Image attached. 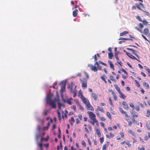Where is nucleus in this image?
Returning <instances> with one entry per match:
<instances>
[{
	"mask_svg": "<svg viewBox=\"0 0 150 150\" xmlns=\"http://www.w3.org/2000/svg\"><path fill=\"white\" fill-rule=\"evenodd\" d=\"M98 111V110H99L101 112H103L104 111L103 110V108L102 107H100L99 106H98L97 109H96Z\"/></svg>",
	"mask_w": 150,
	"mask_h": 150,
	"instance_id": "bb28decb",
	"label": "nucleus"
},
{
	"mask_svg": "<svg viewBox=\"0 0 150 150\" xmlns=\"http://www.w3.org/2000/svg\"><path fill=\"white\" fill-rule=\"evenodd\" d=\"M128 33V32L127 31H124L120 33V36H123L125 35Z\"/></svg>",
	"mask_w": 150,
	"mask_h": 150,
	"instance_id": "5701e85b",
	"label": "nucleus"
},
{
	"mask_svg": "<svg viewBox=\"0 0 150 150\" xmlns=\"http://www.w3.org/2000/svg\"><path fill=\"white\" fill-rule=\"evenodd\" d=\"M120 95V97L123 99H125L126 97V96L123 93H122V92H121L120 93H119Z\"/></svg>",
	"mask_w": 150,
	"mask_h": 150,
	"instance_id": "412c9836",
	"label": "nucleus"
},
{
	"mask_svg": "<svg viewBox=\"0 0 150 150\" xmlns=\"http://www.w3.org/2000/svg\"><path fill=\"white\" fill-rule=\"evenodd\" d=\"M78 12V9H76L73 12V15L74 17H76L77 16V13Z\"/></svg>",
	"mask_w": 150,
	"mask_h": 150,
	"instance_id": "2eb2a0df",
	"label": "nucleus"
},
{
	"mask_svg": "<svg viewBox=\"0 0 150 150\" xmlns=\"http://www.w3.org/2000/svg\"><path fill=\"white\" fill-rule=\"evenodd\" d=\"M99 118L102 121H105V118L103 117H100Z\"/></svg>",
	"mask_w": 150,
	"mask_h": 150,
	"instance_id": "3c124183",
	"label": "nucleus"
},
{
	"mask_svg": "<svg viewBox=\"0 0 150 150\" xmlns=\"http://www.w3.org/2000/svg\"><path fill=\"white\" fill-rule=\"evenodd\" d=\"M119 40H132V39H129L127 38H120L119 39Z\"/></svg>",
	"mask_w": 150,
	"mask_h": 150,
	"instance_id": "a878e982",
	"label": "nucleus"
},
{
	"mask_svg": "<svg viewBox=\"0 0 150 150\" xmlns=\"http://www.w3.org/2000/svg\"><path fill=\"white\" fill-rule=\"evenodd\" d=\"M108 98H109V104L111 106H113V104L112 102V100L111 99V98L110 97H109Z\"/></svg>",
	"mask_w": 150,
	"mask_h": 150,
	"instance_id": "c9c22d12",
	"label": "nucleus"
},
{
	"mask_svg": "<svg viewBox=\"0 0 150 150\" xmlns=\"http://www.w3.org/2000/svg\"><path fill=\"white\" fill-rule=\"evenodd\" d=\"M137 18L140 22H142V19L141 18L140 16H137Z\"/></svg>",
	"mask_w": 150,
	"mask_h": 150,
	"instance_id": "37998d69",
	"label": "nucleus"
},
{
	"mask_svg": "<svg viewBox=\"0 0 150 150\" xmlns=\"http://www.w3.org/2000/svg\"><path fill=\"white\" fill-rule=\"evenodd\" d=\"M108 63L109 64L110 67L113 70H114V65L112 63V62L110 60H109L108 61Z\"/></svg>",
	"mask_w": 150,
	"mask_h": 150,
	"instance_id": "f8f14e48",
	"label": "nucleus"
},
{
	"mask_svg": "<svg viewBox=\"0 0 150 150\" xmlns=\"http://www.w3.org/2000/svg\"><path fill=\"white\" fill-rule=\"evenodd\" d=\"M84 74H85L86 76V77L87 78V79H88L89 78V76H88V74L86 72H84Z\"/></svg>",
	"mask_w": 150,
	"mask_h": 150,
	"instance_id": "69168bd1",
	"label": "nucleus"
},
{
	"mask_svg": "<svg viewBox=\"0 0 150 150\" xmlns=\"http://www.w3.org/2000/svg\"><path fill=\"white\" fill-rule=\"evenodd\" d=\"M78 117L81 120L82 119V117L81 115L79 114L78 115Z\"/></svg>",
	"mask_w": 150,
	"mask_h": 150,
	"instance_id": "bf43d9fd",
	"label": "nucleus"
},
{
	"mask_svg": "<svg viewBox=\"0 0 150 150\" xmlns=\"http://www.w3.org/2000/svg\"><path fill=\"white\" fill-rule=\"evenodd\" d=\"M125 143L126 145H127L128 147H129L131 146V144H130L129 142L128 141H127V142H125Z\"/></svg>",
	"mask_w": 150,
	"mask_h": 150,
	"instance_id": "58836bf2",
	"label": "nucleus"
},
{
	"mask_svg": "<svg viewBox=\"0 0 150 150\" xmlns=\"http://www.w3.org/2000/svg\"><path fill=\"white\" fill-rule=\"evenodd\" d=\"M144 34L146 35L149 36L150 35V34L149 32V30L147 28H146L144 30Z\"/></svg>",
	"mask_w": 150,
	"mask_h": 150,
	"instance_id": "9d476101",
	"label": "nucleus"
},
{
	"mask_svg": "<svg viewBox=\"0 0 150 150\" xmlns=\"http://www.w3.org/2000/svg\"><path fill=\"white\" fill-rule=\"evenodd\" d=\"M143 86L147 89H149V86L148 83L146 82H144L143 83Z\"/></svg>",
	"mask_w": 150,
	"mask_h": 150,
	"instance_id": "b1692460",
	"label": "nucleus"
},
{
	"mask_svg": "<svg viewBox=\"0 0 150 150\" xmlns=\"http://www.w3.org/2000/svg\"><path fill=\"white\" fill-rule=\"evenodd\" d=\"M58 103V108L60 110L61 109V107L62 106V104L60 103L59 100V101H57Z\"/></svg>",
	"mask_w": 150,
	"mask_h": 150,
	"instance_id": "473e14b6",
	"label": "nucleus"
},
{
	"mask_svg": "<svg viewBox=\"0 0 150 150\" xmlns=\"http://www.w3.org/2000/svg\"><path fill=\"white\" fill-rule=\"evenodd\" d=\"M76 102L77 107H78V108L80 110H84L83 108L81 106V105L80 104L78 100H76Z\"/></svg>",
	"mask_w": 150,
	"mask_h": 150,
	"instance_id": "6e6552de",
	"label": "nucleus"
},
{
	"mask_svg": "<svg viewBox=\"0 0 150 150\" xmlns=\"http://www.w3.org/2000/svg\"><path fill=\"white\" fill-rule=\"evenodd\" d=\"M110 79L112 81L115 82L116 81V79L114 78L113 76L110 75Z\"/></svg>",
	"mask_w": 150,
	"mask_h": 150,
	"instance_id": "cd10ccee",
	"label": "nucleus"
},
{
	"mask_svg": "<svg viewBox=\"0 0 150 150\" xmlns=\"http://www.w3.org/2000/svg\"><path fill=\"white\" fill-rule=\"evenodd\" d=\"M69 122L71 125H72L73 123L74 122L75 120L73 117H72L71 119L69 120Z\"/></svg>",
	"mask_w": 150,
	"mask_h": 150,
	"instance_id": "f3484780",
	"label": "nucleus"
},
{
	"mask_svg": "<svg viewBox=\"0 0 150 150\" xmlns=\"http://www.w3.org/2000/svg\"><path fill=\"white\" fill-rule=\"evenodd\" d=\"M75 120L76 124H78L80 123V121L78 118H76Z\"/></svg>",
	"mask_w": 150,
	"mask_h": 150,
	"instance_id": "0e129e2a",
	"label": "nucleus"
},
{
	"mask_svg": "<svg viewBox=\"0 0 150 150\" xmlns=\"http://www.w3.org/2000/svg\"><path fill=\"white\" fill-rule=\"evenodd\" d=\"M108 58L110 59H112L113 56V54L112 52H109L108 54Z\"/></svg>",
	"mask_w": 150,
	"mask_h": 150,
	"instance_id": "7c9ffc66",
	"label": "nucleus"
},
{
	"mask_svg": "<svg viewBox=\"0 0 150 150\" xmlns=\"http://www.w3.org/2000/svg\"><path fill=\"white\" fill-rule=\"evenodd\" d=\"M86 108L87 110L92 111L94 110L93 108L91 106L89 102L88 103L86 104Z\"/></svg>",
	"mask_w": 150,
	"mask_h": 150,
	"instance_id": "39448f33",
	"label": "nucleus"
},
{
	"mask_svg": "<svg viewBox=\"0 0 150 150\" xmlns=\"http://www.w3.org/2000/svg\"><path fill=\"white\" fill-rule=\"evenodd\" d=\"M122 104L124 106V108L127 110H128V107L127 103L125 101H123L122 103Z\"/></svg>",
	"mask_w": 150,
	"mask_h": 150,
	"instance_id": "4468645a",
	"label": "nucleus"
},
{
	"mask_svg": "<svg viewBox=\"0 0 150 150\" xmlns=\"http://www.w3.org/2000/svg\"><path fill=\"white\" fill-rule=\"evenodd\" d=\"M139 150H145V148L144 147H142V148H138Z\"/></svg>",
	"mask_w": 150,
	"mask_h": 150,
	"instance_id": "774afa93",
	"label": "nucleus"
},
{
	"mask_svg": "<svg viewBox=\"0 0 150 150\" xmlns=\"http://www.w3.org/2000/svg\"><path fill=\"white\" fill-rule=\"evenodd\" d=\"M132 52H133V54L135 55L138 59H139V57L138 55L137 54L136 51L133 49V51L132 50Z\"/></svg>",
	"mask_w": 150,
	"mask_h": 150,
	"instance_id": "393cba45",
	"label": "nucleus"
},
{
	"mask_svg": "<svg viewBox=\"0 0 150 150\" xmlns=\"http://www.w3.org/2000/svg\"><path fill=\"white\" fill-rule=\"evenodd\" d=\"M137 8L139 10H141L142 11L143 10L140 8L139 5L141 6L143 8H145V6H144V4H143L142 3H139V4H135Z\"/></svg>",
	"mask_w": 150,
	"mask_h": 150,
	"instance_id": "1a4fd4ad",
	"label": "nucleus"
},
{
	"mask_svg": "<svg viewBox=\"0 0 150 150\" xmlns=\"http://www.w3.org/2000/svg\"><path fill=\"white\" fill-rule=\"evenodd\" d=\"M136 109L137 111H139L140 110V107L139 106H137L136 107Z\"/></svg>",
	"mask_w": 150,
	"mask_h": 150,
	"instance_id": "13d9d810",
	"label": "nucleus"
},
{
	"mask_svg": "<svg viewBox=\"0 0 150 150\" xmlns=\"http://www.w3.org/2000/svg\"><path fill=\"white\" fill-rule=\"evenodd\" d=\"M87 113L89 116L90 120V121H89V122L91 125H94L95 123H96V125L98 126L99 124L98 121L96 119L95 115L91 111H88Z\"/></svg>",
	"mask_w": 150,
	"mask_h": 150,
	"instance_id": "f257e3e1",
	"label": "nucleus"
},
{
	"mask_svg": "<svg viewBox=\"0 0 150 150\" xmlns=\"http://www.w3.org/2000/svg\"><path fill=\"white\" fill-rule=\"evenodd\" d=\"M66 102L69 105H71V101L69 99L67 100L66 101Z\"/></svg>",
	"mask_w": 150,
	"mask_h": 150,
	"instance_id": "8fccbe9b",
	"label": "nucleus"
},
{
	"mask_svg": "<svg viewBox=\"0 0 150 150\" xmlns=\"http://www.w3.org/2000/svg\"><path fill=\"white\" fill-rule=\"evenodd\" d=\"M106 115L110 119H111V116L110 113L109 112H107Z\"/></svg>",
	"mask_w": 150,
	"mask_h": 150,
	"instance_id": "2f4dec72",
	"label": "nucleus"
},
{
	"mask_svg": "<svg viewBox=\"0 0 150 150\" xmlns=\"http://www.w3.org/2000/svg\"><path fill=\"white\" fill-rule=\"evenodd\" d=\"M46 100L47 103L53 108H56L55 103L59 101V98H55L53 100H52L51 96H47Z\"/></svg>",
	"mask_w": 150,
	"mask_h": 150,
	"instance_id": "f03ea898",
	"label": "nucleus"
},
{
	"mask_svg": "<svg viewBox=\"0 0 150 150\" xmlns=\"http://www.w3.org/2000/svg\"><path fill=\"white\" fill-rule=\"evenodd\" d=\"M100 143L101 144H102L104 140V138L103 137H102L100 138Z\"/></svg>",
	"mask_w": 150,
	"mask_h": 150,
	"instance_id": "4c0bfd02",
	"label": "nucleus"
},
{
	"mask_svg": "<svg viewBox=\"0 0 150 150\" xmlns=\"http://www.w3.org/2000/svg\"><path fill=\"white\" fill-rule=\"evenodd\" d=\"M88 128L90 130V131H91L92 128V127L90 125H88Z\"/></svg>",
	"mask_w": 150,
	"mask_h": 150,
	"instance_id": "052dcab7",
	"label": "nucleus"
},
{
	"mask_svg": "<svg viewBox=\"0 0 150 150\" xmlns=\"http://www.w3.org/2000/svg\"><path fill=\"white\" fill-rule=\"evenodd\" d=\"M135 83L138 87H139L140 86V85L139 83V82L136 80H135Z\"/></svg>",
	"mask_w": 150,
	"mask_h": 150,
	"instance_id": "ea45409f",
	"label": "nucleus"
},
{
	"mask_svg": "<svg viewBox=\"0 0 150 150\" xmlns=\"http://www.w3.org/2000/svg\"><path fill=\"white\" fill-rule=\"evenodd\" d=\"M142 22H143L144 25H147L148 23V22L146 20H143V21H142Z\"/></svg>",
	"mask_w": 150,
	"mask_h": 150,
	"instance_id": "e433bc0d",
	"label": "nucleus"
},
{
	"mask_svg": "<svg viewBox=\"0 0 150 150\" xmlns=\"http://www.w3.org/2000/svg\"><path fill=\"white\" fill-rule=\"evenodd\" d=\"M84 129L85 130V132L87 133H89V132L88 131V130L87 128V127H85L84 128Z\"/></svg>",
	"mask_w": 150,
	"mask_h": 150,
	"instance_id": "5fc2aeb1",
	"label": "nucleus"
},
{
	"mask_svg": "<svg viewBox=\"0 0 150 150\" xmlns=\"http://www.w3.org/2000/svg\"><path fill=\"white\" fill-rule=\"evenodd\" d=\"M48 138H49V137H48V136L46 138H42L41 139V141H42V140H45V141L47 142V141L48 140Z\"/></svg>",
	"mask_w": 150,
	"mask_h": 150,
	"instance_id": "a19ab883",
	"label": "nucleus"
},
{
	"mask_svg": "<svg viewBox=\"0 0 150 150\" xmlns=\"http://www.w3.org/2000/svg\"><path fill=\"white\" fill-rule=\"evenodd\" d=\"M105 76V75H104L103 76H102L100 77V78H101V79L103 81H104V80H105V77H104V76Z\"/></svg>",
	"mask_w": 150,
	"mask_h": 150,
	"instance_id": "680f3d73",
	"label": "nucleus"
},
{
	"mask_svg": "<svg viewBox=\"0 0 150 150\" xmlns=\"http://www.w3.org/2000/svg\"><path fill=\"white\" fill-rule=\"evenodd\" d=\"M112 95L113 96V98L114 99V100H117V96L116 95L115 93H112Z\"/></svg>",
	"mask_w": 150,
	"mask_h": 150,
	"instance_id": "72a5a7b5",
	"label": "nucleus"
},
{
	"mask_svg": "<svg viewBox=\"0 0 150 150\" xmlns=\"http://www.w3.org/2000/svg\"><path fill=\"white\" fill-rule=\"evenodd\" d=\"M139 27L141 29H142L143 28L144 26L142 23H140L139 24Z\"/></svg>",
	"mask_w": 150,
	"mask_h": 150,
	"instance_id": "864d4df0",
	"label": "nucleus"
},
{
	"mask_svg": "<svg viewBox=\"0 0 150 150\" xmlns=\"http://www.w3.org/2000/svg\"><path fill=\"white\" fill-rule=\"evenodd\" d=\"M146 116L147 117L150 116V110H147Z\"/></svg>",
	"mask_w": 150,
	"mask_h": 150,
	"instance_id": "c85d7f7f",
	"label": "nucleus"
},
{
	"mask_svg": "<svg viewBox=\"0 0 150 150\" xmlns=\"http://www.w3.org/2000/svg\"><path fill=\"white\" fill-rule=\"evenodd\" d=\"M129 58H130L132 59L133 60H136L138 61L139 62H140V61L138 59H137L135 57H134V56L132 55L131 54L129 53V55L128 56Z\"/></svg>",
	"mask_w": 150,
	"mask_h": 150,
	"instance_id": "9b49d317",
	"label": "nucleus"
},
{
	"mask_svg": "<svg viewBox=\"0 0 150 150\" xmlns=\"http://www.w3.org/2000/svg\"><path fill=\"white\" fill-rule=\"evenodd\" d=\"M144 67L145 68V69L148 72V75L150 76V69L149 68L147 67L144 66Z\"/></svg>",
	"mask_w": 150,
	"mask_h": 150,
	"instance_id": "6ab92c4d",
	"label": "nucleus"
},
{
	"mask_svg": "<svg viewBox=\"0 0 150 150\" xmlns=\"http://www.w3.org/2000/svg\"><path fill=\"white\" fill-rule=\"evenodd\" d=\"M131 113L132 114V117H137L138 116L137 112H133Z\"/></svg>",
	"mask_w": 150,
	"mask_h": 150,
	"instance_id": "4be33fe9",
	"label": "nucleus"
},
{
	"mask_svg": "<svg viewBox=\"0 0 150 150\" xmlns=\"http://www.w3.org/2000/svg\"><path fill=\"white\" fill-rule=\"evenodd\" d=\"M57 115H58V118H59V120L60 119H61L60 113V112L58 111H57Z\"/></svg>",
	"mask_w": 150,
	"mask_h": 150,
	"instance_id": "603ef678",
	"label": "nucleus"
},
{
	"mask_svg": "<svg viewBox=\"0 0 150 150\" xmlns=\"http://www.w3.org/2000/svg\"><path fill=\"white\" fill-rule=\"evenodd\" d=\"M96 133L97 134L98 136L99 137H101V133L100 132V130L98 129H96Z\"/></svg>",
	"mask_w": 150,
	"mask_h": 150,
	"instance_id": "a211bd4d",
	"label": "nucleus"
},
{
	"mask_svg": "<svg viewBox=\"0 0 150 150\" xmlns=\"http://www.w3.org/2000/svg\"><path fill=\"white\" fill-rule=\"evenodd\" d=\"M146 126L148 130H150V126L148 124L146 123Z\"/></svg>",
	"mask_w": 150,
	"mask_h": 150,
	"instance_id": "09e8293b",
	"label": "nucleus"
},
{
	"mask_svg": "<svg viewBox=\"0 0 150 150\" xmlns=\"http://www.w3.org/2000/svg\"><path fill=\"white\" fill-rule=\"evenodd\" d=\"M91 96L95 100H97L98 96L96 93H91Z\"/></svg>",
	"mask_w": 150,
	"mask_h": 150,
	"instance_id": "ddd939ff",
	"label": "nucleus"
},
{
	"mask_svg": "<svg viewBox=\"0 0 150 150\" xmlns=\"http://www.w3.org/2000/svg\"><path fill=\"white\" fill-rule=\"evenodd\" d=\"M109 142H107V144L103 145V146L102 149L103 150H106V148L108 147V145Z\"/></svg>",
	"mask_w": 150,
	"mask_h": 150,
	"instance_id": "aec40b11",
	"label": "nucleus"
},
{
	"mask_svg": "<svg viewBox=\"0 0 150 150\" xmlns=\"http://www.w3.org/2000/svg\"><path fill=\"white\" fill-rule=\"evenodd\" d=\"M71 92L72 93H73V97H75L76 96V91L75 90L74 91H72L71 90Z\"/></svg>",
	"mask_w": 150,
	"mask_h": 150,
	"instance_id": "c756f323",
	"label": "nucleus"
},
{
	"mask_svg": "<svg viewBox=\"0 0 150 150\" xmlns=\"http://www.w3.org/2000/svg\"><path fill=\"white\" fill-rule=\"evenodd\" d=\"M82 83L81 87L85 89L87 88V79L83 78L82 79H80Z\"/></svg>",
	"mask_w": 150,
	"mask_h": 150,
	"instance_id": "20e7f679",
	"label": "nucleus"
},
{
	"mask_svg": "<svg viewBox=\"0 0 150 150\" xmlns=\"http://www.w3.org/2000/svg\"><path fill=\"white\" fill-rule=\"evenodd\" d=\"M88 66L91 69L94 71V72L98 70V69L95 66H93V65L91 64H89L88 65Z\"/></svg>",
	"mask_w": 150,
	"mask_h": 150,
	"instance_id": "423d86ee",
	"label": "nucleus"
},
{
	"mask_svg": "<svg viewBox=\"0 0 150 150\" xmlns=\"http://www.w3.org/2000/svg\"><path fill=\"white\" fill-rule=\"evenodd\" d=\"M48 112V110H45L44 111L43 113L45 115H47V114Z\"/></svg>",
	"mask_w": 150,
	"mask_h": 150,
	"instance_id": "4d7b16f0",
	"label": "nucleus"
},
{
	"mask_svg": "<svg viewBox=\"0 0 150 150\" xmlns=\"http://www.w3.org/2000/svg\"><path fill=\"white\" fill-rule=\"evenodd\" d=\"M81 98L83 103L86 105L89 102L88 100L84 97L82 95H81Z\"/></svg>",
	"mask_w": 150,
	"mask_h": 150,
	"instance_id": "0eeeda50",
	"label": "nucleus"
},
{
	"mask_svg": "<svg viewBox=\"0 0 150 150\" xmlns=\"http://www.w3.org/2000/svg\"><path fill=\"white\" fill-rule=\"evenodd\" d=\"M129 133L130 134H131L133 136L135 135V134H134V133L131 130L129 131Z\"/></svg>",
	"mask_w": 150,
	"mask_h": 150,
	"instance_id": "a18cd8bd",
	"label": "nucleus"
},
{
	"mask_svg": "<svg viewBox=\"0 0 150 150\" xmlns=\"http://www.w3.org/2000/svg\"><path fill=\"white\" fill-rule=\"evenodd\" d=\"M129 106L130 107L132 108H134V104L132 103H130L129 104Z\"/></svg>",
	"mask_w": 150,
	"mask_h": 150,
	"instance_id": "e2e57ef3",
	"label": "nucleus"
},
{
	"mask_svg": "<svg viewBox=\"0 0 150 150\" xmlns=\"http://www.w3.org/2000/svg\"><path fill=\"white\" fill-rule=\"evenodd\" d=\"M131 118V119H130V121H131L132 123L133 122V123H134V122H135L137 121H136L135 118H134V117H132V118L131 117H130Z\"/></svg>",
	"mask_w": 150,
	"mask_h": 150,
	"instance_id": "f704fd0d",
	"label": "nucleus"
},
{
	"mask_svg": "<svg viewBox=\"0 0 150 150\" xmlns=\"http://www.w3.org/2000/svg\"><path fill=\"white\" fill-rule=\"evenodd\" d=\"M38 145L40 148L41 150H42V144L41 143H39Z\"/></svg>",
	"mask_w": 150,
	"mask_h": 150,
	"instance_id": "c03bdc74",
	"label": "nucleus"
},
{
	"mask_svg": "<svg viewBox=\"0 0 150 150\" xmlns=\"http://www.w3.org/2000/svg\"><path fill=\"white\" fill-rule=\"evenodd\" d=\"M121 71H122L125 74H126L127 75H128V73H127V72L125 71V69H123V68H122L121 69Z\"/></svg>",
	"mask_w": 150,
	"mask_h": 150,
	"instance_id": "49530a36",
	"label": "nucleus"
},
{
	"mask_svg": "<svg viewBox=\"0 0 150 150\" xmlns=\"http://www.w3.org/2000/svg\"><path fill=\"white\" fill-rule=\"evenodd\" d=\"M95 110L96 112V115H97V116H98V117H100V114H99V112H98V111L97 110Z\"/></svg>",
	"mask_w": 150,
	"mask_h": 150,
	"instance_id": "6e6d98bb",
	"label": "nucleus"
},
{
	"mask_svg": "<svg viewBox=\"0 0 150 150\" xmlns=\"http://www.w3.org/2000/svg\"><path fill=\"white\" fill-rule=\"evenodd\" d=\"M119 109L120 112L122 114H124L125 115V117H126V120L128 122V126H131L132 125V123L131 121H130V119H131L130 116L125 111H124L123 110L122 108L120 107L119 108Z\"/></svg>",
	"mask_w": 150,
	"mask_h": 150,
	"instance_id": "7ed1b4c3",
	"label": "nucleus"
},
{
	"mask_svg": "<svg viewBox=\"0 0 150 150\" xmlns=\"http://www.w3.org/2000/svg\"><path fill=\"white\" fill-rule=\"evenodd\" d=\"M117 63L118 64H119V65H120L121 66H122V62L120 61H117Z\"/></svg>",
	"mask_w": 150,
	"mask_h": 150,
	"instance_id": "338daca9",
	"label": "nucleus"
},
{
	"mask_svg": "<svg viewBox=\"0 0 150 150\" xmlns=\"http://www.w3.org/2000/svg\"><path fill=\"white\" fill-rule=\"evenodd\" d=\"M116 90L119 93L121 92L120 88L118 86L117 84H115L114 85Z\"/></svg>",
	"mask_w": 150,
	"mask_h": 150,
	"instance_id": "dca6fc26",
	"label": "nucleus"
},
{
	"mask_svg": "<svg viewBox=\"0 0 150 150\" xmlns=\"http://www.w3.org/2000/svg\"><path fill=\"white\" fill-rule=\"evenodd\" d=\"M142 11L144 13L145 15H146L147 16H149V13L148 12H147V11H144L143 10Z\"/></svg>",
	"mask_w": 150,
	"mask_h": 150,
	"instance_id": "79ce46f5",
	"label": "nucleus"
},
{
	"mask_svg": "<svg viewBox=\"0 0 150 150\" xmlns=\"http://www.w3.org/2000/svg\"><path fill=\"white\" fill-rule=\"evenodd\" d=\"M81 144L84 147H85L86 146V144L84 141H82Z\"/></svg>",
	"mask_w": 150,
	"mask_h": 150,
	"instance_id": "de8ad7c7",
	"label": "nucleus"
}]
</instances>
